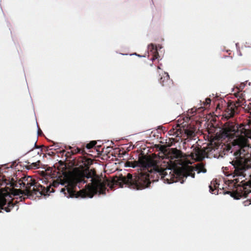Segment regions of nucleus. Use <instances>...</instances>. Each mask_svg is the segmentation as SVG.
<instances>
[{
  "label": "nucleus",
  "mask_w": 251,
  "mask_h": 251,
  "mask_svg": "<svg viewBox=\"0 0 251 251\" xmlns=\"http://www.w3.org/2000/svg\"><path fill=\"white\" fill-rule=\"evenodd\" d=\"M238 178L233 180H228L227 182L228 185V191L224 192L225 194H230V195L235 199H238L244 196L247 191H251V175L250 179L246 182H244V180H242L240 184Z\"/></svg>",
  "instance_id": "39448f33"
},
{
  "label": "nucleus",
  "mask_w": 251,
  "mask_h": 251,
  "mask_svg": "<svg viewBox=\"0 0 251 251\" xmlns=\"http://www.w3.org/2000/svg\"><path fill=\"white\" fill-rule=\"evenodd\" d=\"M176 134L177 136L180 135L181 136L184 134L187 138L190 139H193L196 136V129L194 127H187L184 128L179 127L176 129Z\"/></svg>",
  "instance_id": "6e6552de"
},
{
  "label": "nucleus",
  "mask_w": 251,
  "mask_h": 251,
  "mask_svg": "<svg viewBox=\"0 0 251 251\" xmlns=\"http://www.w3.org/2000/svg\"><path fill=\"white\" fill-rule=\"evenodd\" d=\"M245 86V84H243V83H242L241 84L240 86V88H239V89H242L244 88Z\"/></svg>",
  "instance_id": "a878e982"
},
{
  "label": "nucleus",
  "mask_w": 251,
  "mask_h": 251,
  "mask_svg": "<svg viewBox=\"0 0 251 251\" xmlns=\"http://www.w3.org/2000/svg\"><path fill=\"white\" fill-rule=\"evenodd\" d=\"M191 173V175H190V176H191L193 178H194L195 177V173L194 172V170L193 169V172H192V173Z\"/></svg>",
  "instance_id": "393cba45"
},
{
  "label": "nucleus",
  "mask_w": 251,
  "mask_h": 251,
  "mask_svg": "<svg viewBox=\"0 0 251 251\" xmlns=\"http://www.w3.org/2000/svg\"><path fill=\"white\" fill-rule=\"evenodd\" d=\"M69 149H72V148L71 146H69Z\"/></svg>",
  "instance_id": "bb28decb"
},
{
  "label": "nucleus",
  "mask_w": 251,
  "mask_h": 251,
  "mask_svg": "<svg viewBox=\"0 0 251 251\" xmlns=\"http://www.w3.org/2000/svg\"><path fill=\"white\" fill-rule=\"evenodd\" d=\"M32 178L30 176H25L19 179L17 182L14 181L11 182L9 190H6L5 194L0 195V208L3 207L4 210L6 212H10L12 209L16 207L17 210L19 209V206L17 205V200H14L12 198L10 193L14 191L15 187L22 189V187H25L28 183L31 181Z\"/></svg>",
  "instance_id": "20e7f679"
},
{
  "label": "nucleus",
  "mask_w": 251,
  "mask_h": 251,
  "mask_svg": "<svg viewBox=\"0 0 251 251\" xmlns=\"http://www.w3.org/2000/svg\"><path fill=\"white\" fill-rule=\"evenodd\" d=\"M238 129L237 126L234 123H229L225 125L223 131V136L229 138L235 134Z\"/></svg>",
  "instance_id": "1a4fd4ad"
},
{
  "label": "nucleus",
  "mask_w": 251,
  "mask_h": 251,
  "mask_svg": "<svg viewBox=\"0 0 251 251\" xmlns=\"http://www.w3.org/2000/svg\"><path fill=\"white\" fill-rule=\"evenodd\" d=\"M11 182H14V179L12 178L11 181L7 180L5 176L3 175H0V185H2L3 184H5L6 186L5 188L1 189L0 191V195L5 194V193L6 192V190H9L10 189V188H12L11 186H10V183ZM4 210V209L3 207H0V212H1V210Z\"/></svg>",
  "instance_id": "9d476101"
},
{
  "label": "nucleus",
  "mask_w": 251,
  "mask_h": 251,
  "mask_svg": "<svg viewBox=\"0 0 251 251\" xmlns=\"http://www.w3.org/2000/svg\"><path fill=\"white\" fill-rule=\"evenodd\" d=\"M149 51L152 54V57L151 60L153 61L155 59H159V55L157 51L156 47L153 44H151L148 46Z\"/></svg>",
  "instance_id": "4468645a"
},
{
  "label": "nucleus",
  "mask_w": 251,
  "mask_h": 251,
  "mask_svg": "<svg viewBox=\"0 0 251 251\" xmlns=\"http://www.w3.org/2000/svg\"><path fill=\"white\" fill-rule=\"evenodd\" d=\"M245 102L244 99H238L236 102L230 101L227 103V107L223 115L226 119L233 117L239 112V108Z\"/></svg>",
  "instance_id": "0eeeda50"
},
{
  "label": "nucleus",
  "mask_w": 251,
  "mask_h": 251,
  "mask_svg": "<svg viewBox=\"0 0 251 251\" xmlns=\"http://www.w3.org/2000/svg\"><path fill=\"white\" fill-rule=\"evenodd\" d=\"M196 170L198 171V173H203L206 172V169L204 167V165L202 163H200L196 166Z\"/></svg>",
  "instance_id": "f3484780"
},
{
  "label": "nucleus",
  "mask_w": 251,
  "mask_h": 251,
  "mask_svg": "<svg viewBox=\"0 0 251 251\" xmlns=\"http://www.w3.org/2000/svg\"><path fill=\"white\" fill-rule=\"evenodd\" d=\"M82 162L85 169L77 171L70 180L64 181L61 178L54 180L49 186L45 187V188L50 187V192H48L44 195L54 192L52 187H57L59 184L63 185L65 184L67 185L61 188V192L67 198H92L98 193L105 194L106 186L112 185L111 181L107 179L102 180L94 169H89V166L93 163L92 159L84 157Z\"/></svg>",
  "instance_id": "f257e3e1"
},
{
  "label": "nucleus",
  "mask_w": 251,
  "mask_h": 251,
  "mask_svg": "<svg viewBox=\"0 0 251 251\" xmlns=\"http://www.w3.org/2000/svg\"><path fill=\"white\" fill-rule=\"evenodd\" d=\"M219 184H218L216 180H213L211 182L210 185H209V191L212 194H218V189L217 188L219 187Z\"/></svg>",
  "instance_id": "dca6fc26"
},
{
  "label": "nucleus",
  "mask_w": 251,
  "mask_h": 251,
  "mask_svg": "<svg viewBox=\"0 0 251 251\" xmlns=\"http://www.w3.org/2000/svg\"><path fill=\"white\" fill-rule=\"evenodd\" d=\"M37 163H40V161L39 160H38L37 162H32V163H31V165H32L34 167H38L37 166H38V165H37Z\"/></svg>",
  "instance_id": "4be33fe9"
},
{
  "label": "nucleus",
  "mask_w": 251,
  "mask_h": 251,
  "mask_svg": "<svg viewBox=\"0 0 251 251\" xmlns=\"http://www.w3.org/2000/svg\"><path fill=\"white\" fill-rule=\"evenodd\" d=\"M211 102V100L210 98H207L205 99V101L204 102V105L205 106H207V105L210 104Z\"/></svg>",
  "instance_id": "412c9836"
},
{
  "label": "nucleus",
  "mask_w": 251,
  "mask_h": 251,
  "mask_svg": "<svg viewBox=\"0 0 251 251\" xmlns=\"http://www.w3.org/2000/svg\"><path fill=\"white\" fill-rule=\"evenodd\" d=\"M126 164L133 168L141 166L144 168V171L134 176L128 173L126 176H116L111 181L112 185L123 187L124 185H126L130 188L140 190L148 187L151 181H158L160 177L168 183L176 182L179 179L178 168L164 169L152 160L139 159L138 161L126 162Z\"/></svg>",
  "instance_id": "f03ea898"
},
{
  "label": "nucleus",
  "mask_w": 251,
  "mask_h": 251,
  "mask_svg": "<svg viewBox=\"0 0 251 251\" xmlns=\"http://www.w3.org/2000/svg\"><path fill=\"white\" fill-rule=\"evenodd\" d=\"M157 68H158V69H160V66H158L157 67Z\"/></svg>",
  "instance_id": "cd10ccee"
},
{
  "label": "nucleus",
  "mask_w": 251,
  "mask_h": 251,
  "mask_svg": "<svg viewBox=\"0 0 251 251\" xmlns=\"http://www.w3.org/2000/svg\"><path fill=\"white\" fill-rule=\"evenodd\" d=\"M193 172V168L192 167H188L187 168H178V174H179V179L184 177L187 178L188 176H190L191 173Z\"/></svg>",
  "instance_id": "f8f14e48"
},
{
  "label": "nucleus",
  "mask_w": 251,
  "mask_h": 251,
  "mask_svg": "<svg viewBox=\"0 0 251 251\" xmlns=\"http://www.w3.org/2000/svg\"><path fill=\"white\" fill-rule=\"evenodd\" d=\"M37 140L36 139L34 140L33 144L34 145V147L31 150H30L27 153H33L34 156L33 157H35V156L41 154L42 151V149L41 148L42 147H44L45 148L48 149L49 147H45L44 146H39L36 145V142Z\"/></svg>",
  "instance_id": "ddd939ff"
},
{
  "label": "nucleus",
  "mask_w": 251,
  "mask_h": 251,
  "mask_svg": "<svg viewBox=\"0 0 251 251\" xmlns=\"http://www.w3.org/2000/svg\"><path fill=\"white\" fill-rule=\"evenodd\" d=\"M160 84L163 86H168L171 82L169 75L167 73H164L159 79Z\"/></svg>",
  "instance_id": "2eb2a0df"
},
{
  "label": "nucleus",
  "mask_w": 251,
  "mask_h": 251,
  "mask_svg": "<svg viewBox=\"0 0 251 251\" xmlns=\"http://www.w3.org/2000/svg\"><path fill=\"white\" fill-rule=\"evenodd\" d=\"M248 112L250 113L251 117V103H250V105L248 106Z\"/></svg>",
  "instance_id": "b1692460"
},
{
  "label": "nucleus",
  "mask_w": 251,
  "mask_h": 251,
  "mask_svg": "<svg viewBox=\"0 0 251 251\" xmlns=\"http://www.w3.org/2000/svg\"><path fill=\"white\" fill-rule=\"evenodd\" d=\"M72 153L73 154V155L75 154L76 153H80L82 154H84L86 153L84 149H80L79 148H76V149L72 150Z\"/></svg>",
  "instance_id": "a211bd4d"
},
{
  "label": "nucleus",
  "mask_w": 251,
  "mask_h": 251,
  "mask_svg": "<svg viewBox=\"0 0 251 251\" xmlns=\"http://www.w3.org/2000/svg\"><path fill=\"white\" fill-rule=\"evenodd\" d=\"M97 144V142L96 141H92L89 143H88L86 145V148L87 149H90L93 148L96 144Z\"/></svg>",
  "instance_id": "6ab92c4d"
},
{
  "label": "nucleus",
  "mask_w": 251,
  "mask_h": 251,
  "mask_svg": "<svg viewBox=\"0 0 251 251\" xmlns=\"http://www.w3.org/2000/svg\"><path fill=\"white\" fill-rule=\"evenodd\" d=\"M50 187L47 188H45L44 186L38 184L34 179L33 178L31 181L25 185V187H22V189L19 188V189H15L14 191L16 193L14 194L15 195H18L20 194H24L27 196H33L34 195L39 197L50 192Z\"/></svg>",
  "instance_id": "423d86ee"
},
{
  "label": "nucleus",
  "mask_w": 251,
  "mask_h": 251,
  "mask_svg": "<svg viewBox=\"0 0 251 251\" xmlns=\"http://www.w3.org/2000/svg\"><path fill=\"white\" fill-rule=\"evenodd\" d=\"M244 135H241L233 140L226 146V150L233 152L234 157L230 162L233 166V176L245 177V171L249 168L251 162V154L249 149L251 148V132L245 130Z\"/></svg>",
  "instance_id": "7ed1b4c3"
},
{
  "label": "nucleus",
  "mask_w": 251,
  "mask_h": 251,
  "mask_svg": "<svg viewBox=\"0 0 251 251\" xmlns=\"http://www.w3.org/2000/svg\"><path fill=\"white\" fill-rule=\"evenodd\" d=\"M60 152L63 153V155L65 152V156H66V158H69L71 157V155H73V154L72 153V150L71 151H67V152H66L65 150H62V151H61Z\"/></svg>",
  "instance_id": "aec40b11"
},
{
  "label": "nucleus",
  "mask_w": 251,
  "mask_h": 251,
  "mask_svg": "<svg viewBox=\"0 0 251 251\" xmlns=\"http://www.w3.org/2000/svg\"><path fill=\"white\" fill-rule=\"evenodd\" d=\"M205 154V150L201 149L200 147H196L191 153L192 158H195L197 161H201L204 157Z\"/></svg>",
  "instance_id": "9b49d317"
},
{
  "label": "nucleus",
  "mask_w": 251,
  "mask_h": 251,
  "mask_svg": "<svg viewBox=\"0 0 251 251\" xmlns=\"http://www.w3.org/2000/svg\"><path fill=\"white\" fill-rule=\"evenodd\" d=\"M50 147H51V148L50 149V150H52L53 149L56 150V149H58V146H56L55 144H54L53 145L50 146Z\"/></svg>",
  "instance_id": "5701e85b"
}]
</instances>
